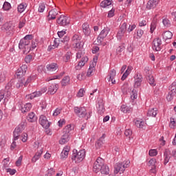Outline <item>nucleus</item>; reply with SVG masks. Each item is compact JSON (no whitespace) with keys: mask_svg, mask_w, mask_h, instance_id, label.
I'll use <instances>...</instances> for the list:
<instances>
[{"mask_svg":"<svg viewBox=\"0 0 176 176\" xmlns=\"http://www.w3.org/2000/svg\"><path fill=\"white\" fill-rule=\"evenodd\" d=\"M148 167H150V173L156 174V159L152 158L148 161Z\"/></svg>","mask_w":176,"mask_h":176,"instance_id":"f3484780","label":"nucleus"},{"mask_svg":"<svg viewBox=\"0 0 176 176\" xmlns=\"http://www.w3.org/2000/svg\"><path fill=\"white\" fill-rule=\"evenodd\" d=\"M100 171L101 174L108 175V174H109V167H108V166L103 164V166H102Z\"/></svg>","mask_w":176,"mask_h":176,"instance_id":"58836bf2","label":"nucleus"},{"mask_svg":"<svg viewBox=\"0 0 176 176\" xmlns=\"http://www.w3.org/2000/svg\"><path fill=\"white\" fill-rule=\"evenodd\" d=\"M32 38H34L32 34H28L23 38L21 39L19 47L21 50H23L24 54L31 52V45H30V43H31Z\"/></svg>","mask_w":176,"mask_h":176,"instance_id":"f257e3e1","label":"nucleus"},{"mask_svg":"<svg viewBox=\"0 0 176 176\" xmlns=\"http://www.w3.org/2000/svg\"><path fill=\"white\" fill-rule=\"evenodd\" d=\"M144 75L146 78H148V76H152V71L149 69V67H146L144 68Z\"/></svg>","mask_w":176,"mask_h":176,"instance_id":"de8ad7c7","label":"nucleus"},{"mask_svg":"<svg viewBox=\"0 0 176 176\" xmlns=\"http://www.w3.org/2000/svg\"><path fill=\"white\" fill-rule=\"evenodd\" d=\"M146 78L148 80L149 85H151V86H156V82H155V78H153V76H149L148 77H146Z\"/></svg>","mask_w":176,"mask_h":176,"instance_id":"a19ab883","label":"nucleus"},{"mask_svg":"<svg viewBox=\"0 0 176 176\" xmlns=\"http://www.w3.org/2000/svg\"><path fill=\"white\" fill-rule=\"evenodd\" d=\"M55 173L56 170L53 168H52L48 170L47 174H46L45 176H52L54 175Z\"/></svg>","mask_w":176,"mask_h":176,"instance_id":"864d4df0","label":"nucleus"},{"mask_svg":"<svg viewBox=\"0 0 176 176\" xmlns=\"http://www.w3.org/2000/svg\"><path fill=\"white\" fill-rule=\"evenodd\" d=\"M169 91L176 94V82H173L169 87Z\"/></svg>","mask_w":176,"mask_h":176,"instance_id":"09e8293b","label":"nucleus"},{"mask_svg":"<svg viewBox=\"0 0 176 176\" xmlns=\"http://www.w3.org/2000/svg\"><path fill=\"white\" fill-rule=\"evenodd\" d=\"M74 112L78 118H87V120L91 117V111L87 113L85 107H75Z\"/></svg>","mask_w":176,"mask_h":176,"instance_id":"20e7f679","label":"nucleus"},{"mask_svg":"<svg viewBox=\"0 0 176 176\" xmlns=\"http://www.w3.org/2000/svg\"><path fill=\"white\" fill-rule=\"evenodd\" d=\"M109 31L111 29L108 27L104 28L100 33L99 36L97 38V42L98 45H101L102 43V41L107 38L108 34H109Z\"/></svg>","mask_w":176,"mask_h":176,"instance_id":"6e6552de","label":"nucleus"},{"mask_svg":"<svg viewBox=\"0 0 176 176\" xmlns=\"http://www.w3.org/2000/svg\"><path fill=\"white\" fill-rule=\"evenodd\" d=\"M162 38L164 39V41L171 39L173 38V33L170 31H166L162 34Z\"/></svg>","mask_w":176,"mask_h":176,"instance_id":"f704fd0d","label":"nucleus"},{"mask_svg":"<svg viewBox=\"0 0 176 176\" xmlns=\"http://www.w3.org/2000/svg\"><path fill=\"white\" fill-rule=\"evenodd\" d=\"M138 97V94H137V91L135 90L132 91V95L131 96V100H135Z\"/></svg>","mask_w":176,"mask_h":176,"instance_id":"680f3d73","label":"nucleus"},{"mask_svg":"<svg viewBox=\"0 0 176 176\" xmlns=\"http://www.w3.org/2000/svg\"><path fill=\"white\" fill-rule=\"evenodd\" d=\"M56 22L59 25L65 27V25H68V24H69V18L64 15H60V17L58 18Z\"/></svg>","mask_w":176,"mask_h":176,"instance_id":"ddd939ff","label":"nucleus"},{"mask_svg":"<svg viewBox=\"0 0 176 176\" xmlns=\"http://www.w3.org/2000/svg\"><path fill=\"white\" fill-rule=\"evenodd\" d=\"M104 165V160L101 157H98L96 161L94 164L93 171L94 173H99L102 168V166Z\"/></svg>","mask_w":176,"mask_h":176,"instance_id":"9d476101","label":"nucleus"},{"mask_svg":"<svg viewBox=\"0 0 176 176\" xmlns=\"http://www.w3.org/2000/svg\"><path fill=\"white\" fill-rule=\"evenodd\" d=\"M69 82H71V78L68 76H66L63 78L60 83L62 86H68Z\"/></svg>","mask_w":176,"mask_h":176,"instance_id":"4c0bfd02","label":"nucleus"},{"mask_svg":"<svg viewBox=\"0 0 176 176\" xmlns=\"http://www.w3.org/2000/svg\"><path fill=\"white\" fill-rule=\"evenodd\" d=\"M130 167V161H124L123 162L116 163L114 166V173L115 174H123L126 170V168Z\"/></svg>","mask_w":176,"mask_h":176,"instance_id":"7ed1b4c3","label":"nucleus"},{"mask_svg":"<svg viewBox=\"0 0 176 176\" xmlns=\"http://www.w3.org/2000/svg\"><path fill=\"white\" fill-rule=\"evenodd\" d=\"M170 155H171V151H170V149H168V148H166L165 151L164 153V166H166L167 163H168V162H170V159H171V156H170Z\"/></svg>","mask_w":176,"mask_h":176,"instance_id":"a211bd4d","label":"nucleus"},{"mask_svg":"<svg viewBox=\"0 0 176 176\" xmlns=\"http://www.w3.org/2000/svg\"><path fill=\"white\" fill-rule=\"evenodd\" d=\"M125 47L123 45H121L120 47H118L116 50V53L117 54H118L119 56H120L122 52H123V50H124Z\"/></svg>","mask_w":176,"mask_h":176,"instance_id":"603ef678","label":"nucleus"},{"mask_svg":"<svg viewBox=\"0 0 176 176\" xmlns=\"http://www.w3.org/2000/svg\"><path fill=\"white\" fill-rule=\"evenodd\" d=\"M94 71V66L91 67L90 66L88 69L87 76H91V74H93V72Z\"/></svg>","mask_w":176,"mask_h":176,"instance_id":"13d9d810","label":"nucleus"},{"mask_svg":"<svg viewBox=\"0 0 176 176\" xmlns=\"http://www.w3.org/2000/svg\"><path fill=\"white\" fill-rule=\"evenodd\" d=\"M134 87L135 89H138L140 86H141V83H142V80H144V78H142V75L141 74H136L134 76Z\"/></svg>","mask_w":176,"mask_h":176,"instance_id":"dca6fc26","label":"nucleus"},{"mask_svg":"<svg viewBox=\"0 0 176 176\" xmlns=\"http://www.w3.org/2000/svg\"><path fill=\"white\" fill-rule=\"evenodd\" d=\"M124 134L126 137H129V138H130V136L133 134V132L131 131V129H126Z\"/></svg>","mask_w":176,"mask_h":176,"instance_id":"0e129e2a","label":"nucleus"},{"mask_svg":"<svg viewBox=\"0 0 176 176\" xmlns=\"http://www.w3.org/2000/svg\"><path fill=\"white\" fill-rule=\"evenodd\" d=\"M12 86H13V81H10L6 84L5 90L0 92V102L2 100L3 103L9 101V97L12 96Z\"/></svg>","mask_w":176,"mask_h":176,"instance_id":"f03ea898","label":"nucleus"},{"mask_svg":"<svg viewBox=\"0 0 176 176\" xmlns=\"http://www.w3.org/2000/svg\"><path fill=\"white\" fill-rule=\"evenodd\" d=\"M162 23L164 27H170V25H171V23H170V20H168V19H163Z\"/></svg>","mask_w":176,"mask_h":176,"instance_id":"5fc2aeb1","label":"nucleus"},{"mask_svg":"<svg viewBox=\"0 0 176 176\" xmlns=\"http://www.w3.org/2000/svg\"><path fill=\"white\" fill-rule=\"evenodd\" d=\"M21 137H22L21 141L23 142H27V140H28V135L25 133H22Z\"/></svg>","mask_w":176,"mask_h":176,"instance_id":"052dcab7","label":"nucleus"},{"mask_svg":"<svg viewBox=\"0 0 176 176\" xmlns=\"http://www.w3.org/2000/svg\"><path fill=\"white\" fill-rule=\"evenodd\" d=\"M69 152V147L65 146L60 153L61 159H67L68 157V153Z\"/></svg>","mask_w":176,"mask_h":176,"instance_id":"c756f323","label":"nucleus"},{"mask_svg":"<svg viewBox=\"0 0 176 176\" xmlns=\"http://www.w3.org/2000/svg\"><path fill=\"white\" fill-rule=\"evenodd\" d=\"M127 31V23H124L121 25L118 34H117V38L118 39H122L123 36H124V33Z\"/></svg>","mask_w":176,"mask_h":176,"instance_id":"4468645a","label":"nucleus"},{"mask_svg":"<svg viewBox=\"0 0 176 176\" xmlns=\"http://www.w3.org/2000/svg\"><path fill=\"white\" fill-rule=\"evenodd\" d=\"M82 41V36L79 34H74L72 38V42L73 45L78 43Z\"/></svg>","mask_w":176,"mask_h":176,"instance_id":"72a5a7b5","label":"nucleus"},{"mask_svg":"<svg viewBox=\"0 0 176 176\" xmlns=\"http://www.w3.org/2000/svg\"><path fill=\"white\" fill-rule=\"evenodd\" d=\"M25 8H27V3H22L20 5L18 6V12L19 13H23V12H24V10H25Z\"/></svg>","mask_w":176,"mask_h":176,"instance_id":"79ce46f5","label":"nucleus"},{"mask_svg":"<svg viewBox=\"0 0 176 176\" xmlns=\"http://www.w3.org/2000/svg\"><path fill=\"white\" fill-rule=\"evenodd\" d=\"M115 76H116V70H111L109 75L107 76V80H109V82H111L112 85H115V83H116V80H115Z\"/></svg>","mask_w":176,"mask_h":176,"instance_id":"6ab92c4d","label":"nucleus"},{"mask_svg":"<svg viewBox=\"0 0 176 176\" xmlns=\"http://www.w3.org/2000/svg\"><path fill=\"white\" fill-rule=\"evenodd\" d=\"M85 45V43H83V41H79L78 43H76V44H74V47H76V49H78L80 50L83 47V45Z\"/></svg>","mask_w":176,"mask_h":176,"instance_id":"49530a36","label":"nucleus"},{"mask_svg":"<svg viewBox=\"0 0 176 176\" xmlns=\"http://www.w3.org/2000/svg\"><path fill=\"white\" fill-rule=\"evenodd\" d=\"M112 1L111 0H104L100 3L101 8H112Z\"/></svg>","mask_w":176,"mask_h":176,"instance_id":"7c9ffc66","label":"nucleus"},{"mask_svg":"<svg viewBox=\"0 0 176 176\" xmlns=\"http://www.w3.org/2000/svg\"><path fill=\"white\" fill-rule=\"evenodd\" d=\"M169 126L170 127V129H176V120L175 118H170V122L169 124Z\"/></svg>","mask_w":176,"mask_h":176,"instance_id":"c03bdc74","label":"nucleus"},{"mask_svg":"<svg viewBox=\"0 0 176 176\" xmlns=\"http://www.w3.org/2000/svg\"><path fill=\"white\" fill-rule=\"evenodd\" d=\"M150 156H156L157 155V151L155 149L150 150L148 152Z\"/></svg>","mask_w":176,"mask_h":176,"instance_id":"e2e57ef3","label":"nucleus"},{"mask_svg":"<svg viewBox=\"0 0 176 176\" xmlns=\"http://www.w3.org/2000/svg\"><path fill=\"white\" fill-rule=\"evenodd\" d=\"M160 0H149L146 5V8L148 10L155 9L159 4Z\"/></svg>","mask_w":176,"mask_h":176,"instance_id":"412c9836","label":"nucleus"},{"mask_svg":"<svg viewBox=\"0 0 176 176\" xmlns=\"http://www.w3.org/2000/svg\"><path fill=\"white\" fill-rule=\"evenodd\" d=\"M105 112V108L104 107V102H102V99H100L98 101V113L100 115H102Z\"/></svg>","mask_w":176,"mask_h":176,"instance_id":"393cba45","label":"nucleus"},{"mask_svg":"<svg viewBox=\"0 0 176 176\" xmlns=\"http://www.w3.org/2000/svg\"><path fill=\"white\" fill-rule=\"evenodd\" d=\"M137 35L138 38H141L144 35V30L139 29L137 30Z\"/></svg>","mask_w":176,"mask_h":176,"instance_id":"774afa93","label":"nucleus"},{"mask_svg":"<svg viewBox=\"0 0 176 176\" xmlns=\"http://www.w3.org/2000/svg\"><path fill=\"white\" fill-rule=\"evenodd\" d=\"M10 3L5 1L3 6V9H4V10H10Z\"/></svg>","mask_w":176,"mask_h":176,"instance_id":"8fccbe9b","label":"nucleus"},{"mask_svg":"<svg viewBox=\"0 0 176 176\" xmlns=\"http://www.w3.org/2000/svg\"><path fill=\"white\" fill-rule=\"evenodd\" d=\"M2 31L6 32L8 35H13V32L14 31V26L12 23H6L1 26Z\"/></svg>","mask_w":176,"mask_h":176,"instance_id":"1a4fd4ad","label":"nucleus"},{"mask_svg":"<svg viewBox=\"0 0 176 176\" xmlns=\"http://www.w3.org/2000/svg\"><path fill=\"white\" fill-rule=\"evenodd\" d=\"M152 48L155 52H160L162 50V39L156 38L153 41Z\"/></svg>","mask_w":176,"mask_h":176,"instance_id":"f8f14e48","label":"nucleus"},{"mask_svg":"<svg viewBox=\"0 0 176 176\" xmlns=\"http://www.w3.org/2000/svg\"><path fill=\"white\" fill-rule=\"evenodd\" d=\"M41 95H42V92H41V91H36L28 95L27 97L30 100H34V98H36V97H41Z\"/></svg>","mask_w":176,"mask_h":176,"instance_id":"c85d7f7f","label":"nucleus"},{"mask_svg":"<svg viewBox=\"0 0 176 176\" xmlns=\"http://www.w3.org/2000/svg\"><path fill=\"white\" fill-rule=\"evenodd\" d=\"M39 123L44 129H49L50 127V122L45 116H41L39 118Z\"/></svg>","mask_w":176,"mask_h":176,"instance_id":"2eb2a0df","label":"nucleus"},{"mask_svg":"<svg viewBox=\"0 0 176 176\" xmlns=\"http://www.w3.org/2000/svg\"><path fill=\"white\" fill-rule=\"evenodd\" d=\"M72 130L71 125H67L63 129V135L59 140V144H60V145H64V144H67V142L69 141V135Z\"/></svg>","mask_w":176,"mask_h":176,"instance_id":"39448f33","label":"nucleus"},{"mask_svg":"<svg viewBox=\"0 0 176 176\" xmlns=\"http://www.w3.org/2000/svg\"><path fill=\"white\" fill-rule=\"evenodd\" d=\"M144 124H145V122H144V121L137 120L135 122V125L137 126V127H139V129H142L144 127Z\"/></svg>","mask_w":176,"mask_h":176,"instance_id":"3c124183","label":"nucleus"},{"mask_svg":"<svg viewBox=\"0 0 176 176\" xmlns=\"http://www.w3.org/2000/svg\"><path fill=\"white\" fill-rule=\"evenodd\" d=\"M71 57H72V52H67L66 54L63 57V60L65 61V63H68L69 60H71Z\"/></svg>","mask_w":176,"mask_h":176,"instance_id":"37998d69","label":"nucleus"},{"mask_svg":"<svg viewBox=\"0 0 176 176\" xmlns=\"http://www.w3.org/2000/svg\"><path fill=\"white\" fill-rule=\"evenodd\" d=\"M130 75V72L129 70H126L125 72L123 74L121 80H126V78Z\"/></svg>","mask_w":176,"mask_h":176,"instance_id":"4d7b16f0","label":"nucleus"},{"mask_svg":"<svg viewBox=\"0 0 176 176\" xmlns=\"http://www.w3.org/2000/svg\"><path fill=\"white\" fill-rule=\"evenodd\" d=\"M28 69V66L27 65H23L16 71V78H24L27 71Z\"/></svg>","mask_w":176,"mask_h":176,"instance_id":"9b49d317","label":"nucleus"},{"mask_svg":"<svg viewBox=\"0 0 176 176\" xmlns=\"http://www.w3.org/2000/svg\"><path fill=\"white\" fill-rule=\"evenodd\" d=\"M61 113V109L57 108L53 113V116H58Z\"/></svg>","mask_w":176,"mask_h":176,"instance_id":"338daca9","label":"nucleus"},{"mask_svg":"<svg viewBox=\"0 0 176 176\" xmlns=\"http://www.w3.org/2000/svg\"><path fill=\"white\" fill-rule=\"evenodd\" d=\"M45 10V4L41 3L38 6V12L39 13H43V11Z\"/></svg>","mask_w":176,"mask_h":176,"instance_id":"69168bd1","label":"nucleus"},{"mask_svg":"<svg viewBox=\"0 0 176 176\" xmlns=\"http://www.w3.org/2000/svg\"><path fill=\"white\" fill-rule=\"evenodd\" d=\"M46 68L49 72H51V74H54V72H57V69H58V65L57 63H54L47 65Z\"/></svg>","mask_w":176,"mask_h":176,"instance_id":"aec40b11","label":"nucleus"},{"mask_svg":"<svg viewBox=\"0 0 176 176\" xmlns=\"http://www.w3.org/2000/svg\"><path fill=\"white\" fill-rule=\"evenodd\" d=\"M82 30L85 35H87V36L90 35V28L88 23H84L82 25Z\"/></svg>","mask_w":176,"mask_h":176,"instance_id":"e433bc0d","label":"nucleus"},{"mask_svg":"<svg viewBox=\"0 0 176 176\" xmlns=\"http://www.w3.org/2000/svg\"><path fill=\"white\" fill-rule=\"evenodd\" d=\"M122 112H123L124 113H130V112H131V111H133V109L124 105V104H122L121 106V108H120Z\"/></svg>","mask_w":176,"mask_h":176,"instance_id":"ea45409f","label":"nucleus"},{"mask_svg":"<svg viewBox=\"0 0 176 176\" xmlns=\"http://www.w3.org/2000/svg\"><path fill=\"white\" fill-rule=\"evenodd\" d=\"M85 63L81 62V60L78 63V64L75 67V69L78 71L82 69V67L85 65Z\"/></svg>","mask_w":176,"mask_h":176,"instance_id":"bf43d9fd","label":"nucleus"},{"mask_svg":"<svg viewBox=\"0 0 176 176\" xmlns=\"http://www.w3.org/2000/svg\"><path fill=\"white\" fill-rule=\"evenodd\" d=\"M58 14V12H57V10L56 9L51 10L48 14V21H50V20L56 19V16H57Z\"/></svg>","mask_w":176,"mask_h":176,"instance_id":"b1692460","label":"nucleus"},{"mask_svg":"<svg viewBox=\"0 0 176 176\" xmlns=\"http://www.w3.org/2000/svg\"><path fill=\"white\" fill-rule=\"evenodd\" d=\"M42 153H43V148L38 147V151L36 153L35 155L32 159V163H35L36 160H39V157H41Z\"/></svg>","mask_w":176,"mask_h":176,"instance_id":"5701e85b","label":"nucleus"},{"mask_svg":"<svg viewBox=\"0 0 176 176\" xmlns=\"http://www.w3.org/2000/svg\"><path fill=\"white\" fill-rule=\"evenodd\" d=\"M85 156H86V151L80 150L79 152H78L77 150L74 149L73 150L72 159V160L76 161L77 163H80V162H82V160L85 159Z\"/></svg>","mask_w":176,"mask_h":176,"instance_id":"423d86ee","label":"nucleus"},{"mask_svg":"<svg viewBox=\"0 0 176 176\" xmlns=\"http://www.w3.org/2000/svg\"><path fill=\"white\" fill-rule=\"evenodd\" d=\"M18 81L16 82L15 87L16 89H21L25 85V78H17Z\"/></svg>","mask_w":176,"mask_h":176,"instance_id":"a878e982","label":"nucleus"},{"mask_svg":"<svg viewBox=\"0 0 176 176\" xmlns=\"http://www.w3.org/2000/svg\"><path fill=\"white\" fill-rule=\"evenodd\" d=\"M60 39L59 38H55L54 41V45H50L48 47V52H50L51 50H53V49H56V47H58L60 45Z\"/></svg>","mask_w":176,"mask_h":176,"instance_id":"2f4dec72","label":"nucleus"},{"mask_svg":"<svg viewBox=\"0 0 176 176\" xmlns=\"http://www.w3.org/2000/svg\"><path fill=\"white\" fill-rule=\"evenodd\" d=\"M25 129V122H21L18 126H16L13 132L14 141H17L20 138V135L23 133V131Z\"/></svg>","mask_w":176,"mask_h":176,"instance_id":"0eeeda50","label":"nucleus"},{"mask_svg":"<svg viewBox=\"0 0 176 176\" xmlns=\"http://www.w3.org/2000/svg\"><path fill=\"white\" fill-rule=\"evenodd\" d=\"M32 108V104L31 103H26L21 107V111L22 113H25V112H30Z\"/></svg>","mask_w":176,"mask_h":176,"instance_id":"cd10ccee","label":"nucleus"},{"mask_svg":"<svg viewBox=\"0 0 176 176\" xmlns=\"http://www.w3.org/2000/svg\"><path fill=\"white\" fill-rule=\"evenodd\" d=\"M57 90H58V84H52L48 87V94H56L57 93Z\"/></svg>","mask_w":176,"mask_h":176,"instance_id":"4be33fe9","label":"nucleus"},{"mask_svg":"<svg viewBox=\"0 0 176 176\" xmlns=\"http://www.w3.org/2000/svg\"><path fill=\"white\" fill-rule=\"evenodd\" d=\"M105 143V140H103L102 138H100L96 142L95 146L96 149H100V148L102 147V145Z\"/></svg>","mask_w":176,"mask_h":176,"instance_id":"c9c22d12","label":"nucleus"},{"mask_svg":"<svg viewBox=\"0 0 176 176\" xmlns=\"http://www.w3.org/2000/svg\"><path fill=\"white\" fill-rule=\"evenodd\" d=\"M38 119V118L36 117V116L35 115V113L34 112H31L28 114V116H27V120H28V122H30V123H34L35 122V121Z\"/></svg>","mask_w":176,"mask_h":176,"instance_id":"bb28decb","label":"nucleus"},{"mask_svg":"<svg viewBox=\"0 0 176 176\" xmlns=\"http://www.w3.org/2000/svg\"><path fill=\"white\" fill-rule=\"evenodd\" d=\"M25 61L27 64H30L32 61V55H28L25 57Z\"/></svg>","mask_w":176,"mask_h":176,"instance_id":"6e6d98bb","label":"nucleus"},{"mask_svg":"<svg viewBox=\"0 0 176 176\" xmlns=\"http://www.w3.org/2000/svg\"><path fill=\"white\" fill-rule=\"evenodd\" d=\"M157 115V108L149 109L147 112V116H152L153 118H155Z\"/></svg>","mask_w":176,"mask_h":176,"instance_id":"473e14b6","label":"nucleus"},{"mask_svg":"<svg viewBox=\"0 0 176 176\" xmlns=\"http://www.w3.org/2000/svg\"><path fill=\"white\" fill-rule=\"evenodd\" d=\"M175 94H176L175 92H171L169 91L168 96H166L167 101H171L173 98H174V96H175Z\"/></svg>","mask_w":176,"mask_h":176,"instance_id":"a18cd8bd","label":"nucleus"}]
</instances>
